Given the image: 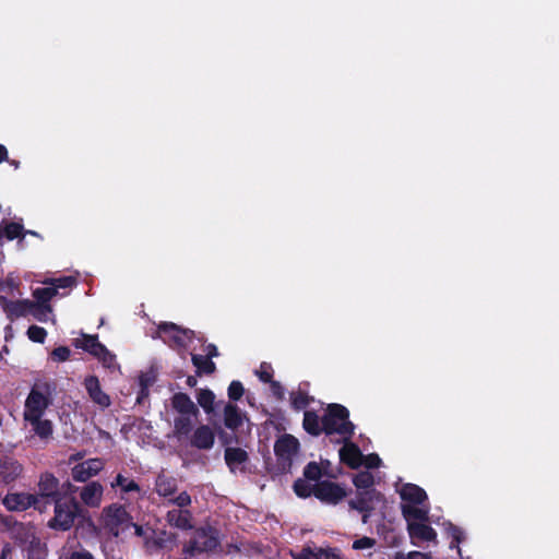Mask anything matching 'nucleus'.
<instances>
[{
	"label": "nucleus",
	"mask_w": 559,
	"mask_h": 559,
	"mask_svg": "<svg viewBox=\"0 0 559 559\" xmlns=\"http://www.w3.org/2000/svg\"><path fill=\"white\" fill-rule=\"evenodd\" d=\"M51 404V392L48 384H36L32 388L24 404L23 417L31 425L32 431L41 440L48 441L53 432L52 423L45 418Z\"/></svg>",
	"instance_id": "obj_1"
},
{
	"label": "nucleus",
	"mask_w": 559,
	"mask_h": 559,
	"mask_svg": "<svg viewBox=\"0 0 559 559\" xmlns=\"http://www.w3.org/2000/svg\"><path fill=\"white\" fill-rule=\"evenodd\" d=\"M399 493L402 499V513L404 519L428 520L429 506L426 491L417 485L404 484Z\"/></svg>",
	"instance_id": "obj_2"
},
{
	"label": "nucleus",
	"mask_w": 559,
	"mask_h": 559,
	"mask_svg": "<svg viewBox=\"0 0 559 559\" xmlns=\"http://www.w3.org/2000/svg\"><path fill=\"white\" fill-rule=\"evenodd\" d=\"M323 429L328 436H338V441H348L354 432V425L348 420V411L340 404L329 405L323 416Z\"/></svg>",
	"instance_id": "obj_3"
},
{
	"label": "nucleus",
	"mask_w": 559,
	"mask_h": 559,
	"mask_svg": "<svg viewBox=\"0 0 559 559\" xmlns=\"http://www.w3.org/2000/svg\"><path fill=\"white\" fill-rule=\"evenodd\" d=\"M102 522L115 536H119L130 528L131 518L123 507L111 504L103 510Z\"/></svg>",
	"instance_id": "obj_4"
},
{
	"label": "nucleus",
	"mask_w": 559,
	"mask_h": 559,
	"mask_svg": "<svg viewBox=\"0 0 559 559\" xmlns=\"http://www.w3.org/2000/svg\"><path fill=\"white\" fill-rule=\"evenodd\" d=\"M155 490L158 496L166 498L168 502L179 508H186L191 504V497L187 491L177 492V480L174 477L159 475L156 478Z\"/></svg>",
	"instance_id": "obj_5"
},
{
	"label": "nucleus",
	"mask_w": 559,
	"mask_h": 559,
	"mask_svg": "<svg viewBox=\"0 0 559 559\" xmlns=\"http://www.w3.org/2000/svg\"><path fill=\"white\" fill-rule=\"evenodd\" d=\"M79 506L74 499H56L55 500V516L50 521V526L53 528L69 530L78 514Z\"/></svg>",
	"instance_id": "obj_6"
},
{
	"label": "nucleus",
	"mask_w": 559,
	"mask_h": 559,
	"mask_svg": "<svg viewBox=\"0 0 559 559\" xmlns=\"http://www.w3.org/2000/svg\"><path fill=\"white\" fill-rule=\"evenodd\" d=\"M299 442L292 435H284L277 439L274 451L282 469L286 471L290 467L294 459L298 454Z\"/></svg>",
	"instance_id": "obj_7"
},
{
	"label": "nucleus",
	"mask_w": 559,
	"mask_h": 559,
	"mask_svg": "<svg viewBox=\"0 0 559 559\" xmlns=\"http://www.w3.org/2000/svg\"><path fill=\"white\" fill-rule=\"evenodd\" d=\"M158 337L169 345L186 347L191 340L193 332L181 330L174 323H162L157 331Z\"/></svg>",
	"instance_id": "obj_8"
},
{
	"label": "nucleus",
	"mask_w": 559,
	"mask_h": 559,
	"mask_svg": "<svg viewBox=\"0 0 559 559\" xmlns=\"http://www.w3.org/2000/svg\"><path fill=\"white\" fill-rule=\"evenodd\" d=\"M217 545V536L212 530H198L194 539L185 547V552L193 556L195 552L212 551Z\"/></svg>",
	"instance_id": "obj_9"
},
{
	"label": "nucleus",
	"mask_w": 559,
	"mask_h": 559,
	"mask_svg": "<svg viewBox=\"0 0 559 559\" xmlns=\"http://www.w3.org/2000/svg\"><path fill=\"white\" fill-rule=\"evenodd\" d=\"M314 496L322 502L336 504L346 497V491L341 485L324 480L314 484Z\"/></svg>",
	"instance_id": "obj_10"
},
{
	"label": "nucleus",
	"mask_w": 559,
	"mask_h": 559,
	"mask_svg": "<svg viewBox=\"0 0 559 559\" xmlns=\"http://www.w3.org/2000/svg\"><path fill=\"white\" fill-rule=\"evenodd\" d=\"M104 466L105 462L102 459H88L75 464L72 467L71 475L75 481L83 483L99 474Z\"/></svg>",
	"instance_id": "obj_11"
},
{
	"label": "nucleus",
	"mask_w": 559,
	"mask_h": 559,
	"mask_svg": "<svg viewBox=\"0 0 559 559\" xmlns=\"http://www.w3.org/2000/svg\"><path fill=\"white\" fill-rule=\"evenodd\" d=\"M3 504L11 511H22L29 507H34L38 511H43L40 499L31 493H10L3 499Z\"/></svg>",
	"instance_id": "obj_12"
},
{
	"label": "nucleus",
	"mask_w": 559,
	"mask_h": 559,
	"mask_svg": "<svg viewBox=\"0 0 559 559\" xmlns=\"http://www.w3.org/2000/svg\"><path fill=\"white\" fill-rule=\"evenodd\" d=\"M39 495H36L40 499V506L43 511L47 508V499L52 498L53 500L59 499V481L51 474H44L38 483Z\"/></svg>",
	"instance_id": "obj_13"
},
{
	"label": "nucleus",
	"mask_w": 559,
	"mask_h": 559,
	"mask_svg": "<svg viewBox=\"0 0 559 559\" xmlns=\"http://www.w3.org/2000/svg\"><path fill=\"white\" fill-rule=\"evenodd\" d=\"M84 388L90 396V399L97 404L102 408H107L110 406L111 401L107 393H105L102 388L99 380L95 376H88L84 380Z\"/></svg>",
	"instance_id": "obj_14"
},
{
	"label": "nucleus",
	"mask_w": 559,
	"mask_h": 559,
	"mask_svg": "<svg viewBox=\"0 0 559 559\" xmlns=\"http://www.w3.org/2000/svg\"><path fill=\"white\" fill-rule=\"evenodd\" d=\"M215 442L214 430L207 425L199 426L192 433L190 443L200 450H210Z\"/></svg>",
	"instance_id": "obj_15"
},
{
	"label": "nucleus",
	"mask_w": 559,
	"mask_h": 559,
	"mask_svg": "<svg viewBox=\"0 0 559 559\" xmlns=\"http://www.w3.org/2000/svg\"><path fill=\"white\" fill-rule=\"evenodd\" d=\"M104 487L98 481H92L81 488L80 498L90 508H98L103 501Z\"/></svg>",
	"instance_id": "obj_16"
},
{
	"label": "nucleus",
	"mask_w": 559,
	"mask_h": 559,
	"mask_svg": "<svg viewBox=\"0 0 559 559\" xmlns=\"http://www.w3.org/2000/svg\"><path fill=\"white\" fill-rule=\"evenodd\" d=\"M0 307L5 311L10 318L26 317L29 314V307H32V300L23 299L12 301L5 296H0Z\"/></svg>",
	"instance_id": "obj_17"
},
{
	"label": "nucleus",
	"mask_w": 559,
	"mask_h": 559,
	"mask_svg": "<svg viewBox=\"0 0 559 559\" xmlns=\"http://www.w3.org/2000/svg\"><path fill=\"white\" fill-rule=\"evenodd\" d=\"M166 522L179 530H190L192 525V514L185 508L171 509L166 514Z\"/></svg>",
	"instance_id": "obj_18"
},
{
	"label": "nucleus",
	"mask_w": 559,
	"mask_h": 559,
	"mask_svg": "<svg viewBox=\"0 0 559 559\" xmlns=\"http://www.w3.org/2000/svg\"><path fill=\"white\" fill-rule=\"evenodd\" d=\"M407 522V531L411 538H418L421 540L436 539L437 533L435 530L425 524V521L418 519H405Z\"/></svg>",
	"instance_id": "obj_19"
},
{
	"label": "nucleus",
	"mask_w": 559,
	"mask_h": 559,
	"mask_svg": "<svg viewBox=\"0 0 559 559\" xmlns=\"http://www.w3.org/2000/svg\"><path fill=\"white\" fill-rule=\"evenodd\" d=\"M345 444L340 449V459L352 468L362 465L364 455L359 448L350 442L344 441Z\"/></svg>",
	"instance_id": "obj_20"
},
{
	"label": "nucleus",
	"mask_w": 559,
	"mask_h": 559,
	"mask_svg": "<svg viewBox=\"0 0 559 559\" xmlns=\"http://www.w3.org/2000/svg\"><path fill=\"white\" fill-rule=\"evenodd\" d=\"M373 499L379 500L380 495L372 489H362L358 492L357 498L349 501V507L360 512H366L372 508Z\"/></svg>",
	"instance_id": "obj_21"
},
{
	"label": "nucleus",
	"mask_w": 559,
	"mask_h": 559,
	"mask_svg": "<svg viewBox=\"0 0 559 559\" xmlns=\"http://www.w3.org/2000/svg\"><path fill=\"white\" fill-rule=\"evenodd\" d=\"M171 405L179 415H199V408L185 393H177L171 400Z\"/></svg>",
	"instance_id": "obj_22"
},
{
	"label": "nucleus",
	"mask_w": 559,
	"mask_h": 559,
	"mask_svg": "<svg viewBox=\"0 0 559 559\" xmlns=\"http://www.w3.org/2000/svg\"><path fill=\"white\" fill-rule=\"evenodd\" d=\"M247 452L240 448H227L225 461L231 472L243 471V463L247 461Z\"/></svg>",
	"instance_id": "obj_23"
},
{
	"label": "nucleus",
	"mask_w": 559,
	"mask_h": 559,
	"mask_svg": "<svg viewBox=\"0 0 559 559\" xmlns=\"http://www.w3.org/2000/svg\"><path fill=\"white\" fill-rule=\"evenodd\" d=\"M22 472L21 465L12 459L0 460V480L11 483L15 480Z\"/></svg>",
	"instance_id": "obj_24"
},
{
	"label": "nucleus",
	"mask_w": 559,
	"mask_h": 559,
	"mask_svg": "<svg viewBox=\"0 0 559 559\" xmlns=\"http://www.w3.org/2000/svg\"><path fill=\"white\" fill-rule=\"evenodd\" d=\"M245 416L234 404H227L224 408V424L228 429L235 430L243 423Z\"/></svg>",
	"instance_id": "obj_25"
},
{
	"label": "nucleus",
	"mask_w": 559,
	"mask_h": 559,
	"mask_svg": "<svg viewBox=\"0 0 559 559\" xmlns=\"http://www.w3.org/2000/svg\"><path fill=\"white\" fill-rule=\"evenodd\" d=\"M76 347H80L93 356L104 352V345L97 340V336L83 334L81 338H76L74 342Z\"/></svg>",
	"instance_id": "obj_26"
},
{
	"label": "nucleus",
	"mask_w": 559,
	"mask_h": 559,
	"mask_svg": "<svg viewBox=\"0 0 559 559\" xmlns=\"http://www.w3.org/2000/svg\"><path fill=\"white\" fill-rule=\"evenodd\" d=\"M295 559H336L337 556L323 548L305 547L294 555Z\"/></svg>",
	"instance_id": "obj_27"
},
{
	"label": "nucleus",
	"mask_w": 559,
	"mask_h": 559,
	"mask_svg": "<svg viewBox=\"0 0 559 559\" xmlns=\"http://www.w3.org/2000/svg\"><path fill=\"white\" fill-rule=\"evenodd\" d=\"M304 428L307 432L318 436L323 429V418L320 419L319 416L313 412H305L304 415Z\"/></svg>",
	"instance_id": "obj_28"
},
{
	"label": "nucleus",
	"mask_w": 559,
	"mask_h": 559,
	"mask_svg": "<svg viewBox=\"0 0 559 559\" xmlns=\"http://www.w3.org/2000/svg\"><path fill=\"white\" fill-rule=\"evenodd\" d=\"M198 415H179L174 420V431L175 435L187 436L191 431L192 421L197 418Z\"/></svg>",
	"instance_id": "obj_29"
},
{
	"label": "nucleus",
	"mask_w": 559,
	"mask_h": 559,
	"mask_svg": "<svg viewBox=\"0 0 559 559\" xmlns=\"http://www.w3.org/2000/svg\"><path fill=\"white\" fill-rule=\"evenodd\" d=\"M197 401L206 414L214 412L215 395L209 389H200L197 392Z\"/></svg>",
	"instance_id": "obj_30"
},
{
	"label": "nucleus",
	"mask_w": 559,
	"mask_h": 559,
	"mask_svg": "<svg viewBox=\"0 0 559 559\" xmlns=\"http://www.w3.org/2000/svg\"><path fill=\"white\" fill-rule=\"evenodd\" d=\"M51 311L52 309L49 305L38 301H32V307H29V314L40 322H46L49 319Z\"/></svg>",
	"instance_id": "obj_31"
},
{
	"label": "nucleus",
	"mask_w": 559,
	"mask_h": 559,
	"mask_svg": "<svg viewBox=\"0 0 559 559\" xmlns=\"http://www.w3.org/2000/svg\"><path fill=\"white\" fill-rule=\"evenodd\" d=\"M192 362L198 369V372H204V373H213L215 371V364L211 360V358L203 356V355H195L193 354Z\"/></svg>",
	"instance_id": "obj_32"
},
{
	"label": "nucleus",
	"mask_w": 559,
	"mask_h": 559,
	"mask_svg": "<svg viewBox=\"0 0 559 559\" xmlns=\"http://www.w3.org/2000/svg\"><path fill=\"white\" fill-rule=\"evenodd\" d=\"M111 487H120L123 492L139 491L140 488L138 484L124 477L121 474H118L115 481L111 483Z\"/></svg>",
	"instance_id": "obj_33"
},
{
	"label": "nucleus",
	"mask_w": 559,
	"mask_h": 559,
	"mask_svg": "<svg viewBox=\"0 0 559 559\" xmlns=\"http://www.w3.org/2000/svg\"><path fill=\"white\" fill-rule=\"evenodd\" d=\"M308 479H298L294 484V490L297 496L307 498L314 495V484L309 483Z\"/></svg>",
	"instance_id": "obj_34"
},
{
	"label": "nucleus",
	"mask_w": 559,
	"mask_h": 559,
	"mask_svg": "<svg viewBox=\"0 0 559 559\" xmlns=\"http://www.w3.org/2000/svg\"><path fill=\"white\" fill-rule=\"evenodd\" d=\"M156 374L153 370H150L147 372H143L139 377V382L141 386V393L139 396V400L147 395L148 388L155 382Z\"/></svg>",
	"instance_id": "obj_35"
},
{
	"label": "nucleus",
	"mask_w": 559,
	"mask_h": 559,
	"mask_svg": "<svg viewBox=\"0 0 559 559\" xmlns=\"http://www.w3.org/2000/svg\"><path fill=\"white\" fill-rule=\"evenodd\" d=\"M57 295L56 287L49 285L48 287L37 288L34 290L33 296L36 301L48 305V301Z\"/></svg>",
	"instance_id": "obj_36"
},
{
	"label": "nucleus",
	"mask_w": 559,
	"mask_h": 559,
	"mask_svg": "<svg viewBox=\"0 0 559 559\" xmlns=\"http://www.w3.org/2000/svg\"><path fill=\"white\" fill-rule=\"evenodd\" d=\"M354 484L359 489H369L373 484V476L369 472H361L354 477Z\"/></svg>",
	"instance_id": "obj_37"
},
{
	"label": "nucleus",
	"mask_w": 559,
	"mask_h": 559,
	"mask_svg": "<svg viewBox=\"0 0 559 559\" xmlns=\"http://www.w3.org/2000/svg\"><path fill=\"white\" fill-rule=\"evenodd\" d=\"M95 357H97L102 361L104 367H106L108 369L116 370L119 368V366L116 361V356L114 354H111L105 346H104V352L97 354Z\"/></svg>",
	"instance_id": "obj_38"
},
{
	"label": "nucleus",
	"mask_w": 559,
	"mask_h": 559,
	"mask_svg": "<svg viewBox=\"0 0 559 559\" xmlns=\"http://www.w3.org/2000/svg\"><path fill=\"white\" fill-rule=\"evenodd\" d=\"M19 282L12 276L9 275L3 281H0V293L5 295H14V292L17 289Z\"/></svg>",
	"instance_id": "obj_39"
},
{
	"label": "nucleus",
	"mask_w": 559,
	"mask_h": 559,
	"mask_svg": "<svg viewBox=\"0 0 559 559\" xmlns=\"http://www.w3.org/2000/svg\"><path fill=\"white\" fill-rule=\"evenodd\" d=\"M44 283L56 287V292H58L59 288L72 287L75 284V280L72 276H66L45 281Z\"/></svg>",
	"instance_id": "obj_40"
},
{
	"label": "nucleus",
	"mask_w": 559,
	"mask_h": 559,
	"mask_svg": "<svg viewBox=\"0 0 559 559\" xmlns=\"http://www.w3.org/2000/svg\"><path fill=\"white\" fill-rule=\"evenodd\" d=\"M47 332L44 328L32 325L27 330V336L33 342L43 343L46 338Z\"/></svg>",
	"instance_id": "obj_41"
},
{
	"label": "nucleus",
	"mask_w": 559,
	"mask_h": 559,
	"mask_svg": "<svg viewBox=\"0 0 559 559\" xmlns=\"http://www.w3.org/2000/svg\"><path fill=\"white\" fill-rule=\"evenodd\" d=\"M304 475L306 479L316 481L321 476V468L317 463L311 462L305 467Z\"/></svg>",
	"instance_id": "obj_42"
},
{
	"label": "nucleus",
	"mask_w": 559,
	"mask_h": 559,
	"mask_svg": "<svg viewBox=\"0 0 559 559\" xmlns=\"http://www.w3.org/2000/svg\"><path fill=\"white\" fill-rule=\"evenodd\" d=\"M292 404L296 409L305 408L309 404V397L302 392L293 393Z\"/></svg>",
	"instance_id": "obj_43"
},
{
	"label": "nucleus",
	"mask_w": 559,
	"mask_h": 559,
	"mask_svg": "<svg viewBox=\"0 0 559 559\" xmlns=\"http://www.w3.org/2000/svg\"><path fill=\"white\" fill-rule=\"evenodd\" d=\"M447 531L454 539V543L451 544V548H456L460 551L459 543L463 539V532L451 523L447 524Z\"/></svg>",
	"instance_id": "obj_44"
},
{
	"label": "nucleus",
	"mask_w": 559,
	"mask_h": 559,
	"mask_svg": "<svg viewBox=\"0 0 559 559\" xmlns=\"http://www.w3.org/2000/svg\"><path fill=\"white\" fill-rule=\"evenodd\" d=\"M243 394V386L239 381H233L228 386V396L231 400H239Z\"/></svg>",
	"instance_id": "obj_45"
},
{
	"label": "nucleus",
	"mask_w": 559,
	"mask_h": 559,
	"mask_svg": "<svg viewBox=\"0 0 559 559\" xmlns=\"http://www.w3.org/2000/svg\"><path fill=\"white\" fill-rule=\"evenodd\" d=\"M70 349L66 346H60L51 352V357L55 361H66L70 357Z\"/></svg>",
	"instance_id": "obj_46"
},
{
	"label": "nucleus",
	"mask_w": 559,
	"mask_h": 559,
	"mask_svg": "<svg viewBox=\"0 0 559 559\" xmlns=\"http://www.w3.org/2000/svg\"><path fill=\"white\" fill-rule=\"evenodd\" d=\"M4 234L8 239L12 240L22 234V226L16 223L8 224L4 228Z\"/></svg>",
	"instance_id": "obj_47"
},
{
	"label": "nucleus",
	"mask_w": 559,
	"mask_h": 559,
	"mask_svg": "<svg viewBox=\"0 0 559 559\" xmlns=\"http://www.w3.org/2000/svg\"><path fill=\"white\" fill-rule=\"evenodd\" d=\"M376 544L374 539L370 537H362L354 542L353 548L355 549H369Z\"/></svg>",
	"instance_id": "obj_48"
},
{
	"label": "nucleus",
	"mask_w": 559,
	"mask_h": 559,
	"mask_svg": "<svg viewBox=\"0 0 559 559\" xmlns=\"http://www.w3.org/2000/svg\"><path fill=\"white\" fill-rule=\"evenodd\" d=\"M380 463L381 460L377 454H369L362 459V464L369 468L378 467Z\"/></svg>",
	"instance_id": "obj_49"
},
{
	"label": "nucleus",
	"mask_w": 559,
	"mask_h": 559,
	"mask_svg": "<svg viewBox=\"0 0 559 559\" xmlns=\"http://www.w3.org/2000/svg\"><path fill=\"white\" fill-rule=\"evenodd\" d=\"M130 528H132L134 531V534L139 537H143L144 539H146L151 533V528L150 527H144V526H140V525H136L134 523L131 522V525H130Z\"/></svg>",
	"instance_id": "obj_50"
},
{
	"label": "nucleus",
	"mask_w": 559,
	"mask_h": 559,
	"mask_svg": "<svg viewBox=\"0 0 559 559\" xmlns=\"http://www.w3.org/2000/svg\"><path fill=\"white\" fill-rule=\"evenodd\" d=\"M270 367L265 364L261 365L259 371H257L259 378L263 381V382H269L271 381V378H272V374L270 372Z\"/></svg>",
	"instance_id": "obj_51"
},
{
	"label": "nucleus",
	"mask_w": 559,
	"mask_h": 559,
	"mask_svg": "<svg viewBox=\"0 0 559 559\" xmlns=\"http://www.w3.org/2000/svg\"><path fill=\"white\" fill-rule=\"evenodd\" d=\"M69 559H94L93 556L86 550L73 551Z\"/></svg>",
	"instance_id": "obj_52"
},
{
	"label": "nucleus",
	"mask_w": 559,
	"mask_h": 559,
	"mask_svg": "<svg viewBox=\"0 0 559 559\" xmlns=\"http://www.w3.org/2000/svg\"><path fill=\"white\" fill-rule=\"evenodd\" d=\"M205 356L209 357V358H213V357H216L218 356V352H217V348L215 345L213 344H209L206 347H205Z\"/></svg>",
	"instance_id": "obj_53"
},
{
	"label": "nucleus",
	"mask_w": 559,
	"mask_h": 559,
	"mask_svg": "<svg viewBox=\"0 0 559 559\" xmlns=\"http://www.w3.org/2000/svg\"><path fill=\"white\" fill-rule=\"evenodd\" d=\"M407 559H429L428 555L419 551H411L407 555Z\"/></svg>",
	"instance_id": "obj_54"
},
{
	"label": "nucleus",
	"mask_w": 559,
	"mask_h": 559,
	"mask_svg": "<svg viewBox=\"0 0 559 559\" xmlns=\"http://www.w3.org/2000/svg\"><path fill=\"white\" fill-rule=\"evenodd\" d=\"M83 457H84V453H82V452H78V453H74V454L70 455V457H69V462H70V463H74V462H76V461L82 460Z\"/></svg>",
	"instance_id": "obj_55"
},
{
	"label": "nucleus",
	"mask_w": 559,
	"mask_h": 559,
	"mask_svg": "<svg viewBox=\"0 0 559 559\" xmlns=\"http://www.w3.org/2000/svg\"><path fill=\"white\" fill-rule=\"evenodd\" d=\"M8 157V151L7 148L0 144V163L5 160Z\"/></svg>",
	"instance_id": "obj_56"
},
{
	"label": "nucleus",
	"mask_w": 559,
	"mask_h": 559,
	"mask_svg": "<svg viewBox=\"0 0 559 559\" xmlns=\"http://www.w3.org/2000/svg\"><path fill=\"white\" fill-rule=\"evenodd\" d=\"M11 554V547L10 546H4L2 548V551H1V557L0 559H7V557Z\"/></svg>",
	"instance_id": "obj_57"
},
{
	"label": "nucleus",
	"mask_w": 559,
	"mask_h": 559,
	"mask_svg": "<svg viewBox=\"0 0 559 559\" xmlns=\"http://www.w3.org/2000/svg\"><path fill=\"white\" fill-rule=\"evenodd\" d=\"M195 382H197V381H195V379H194V378H191V377H190V378H188V384H189V385L193 386V385L195 384Z\"/></svg>",
	"instance_id": "obj_58"
},
{
	"label": "nucleus",
	"mask_w": 559,
	"mask_h": 559,
	"mask_svg": "<svg viewBox=\"0 0 559 559\" xmlns=\"http://www.w3.org/2000/svg\"><path fill=\"white\" fill-rule=\"evenodd\" d=\"M72 485L70 483H66L62 485V489H71Z\"/></svg>",
	"instance_id": "obj_59"
},
{
	"label": "nucleus",
	"mask_w": 559,
	"mask_h": 559,
	"mask_svg": "<svg viewBox=\"0 0 559 559\" xmlns=\"http://www.w3.org/2000/svg\"><path fill=\"white\" fill-rule=\"evenodd\" d=\"M367 521H368V514H365V515L362 516V522H364V523H367Z\"/></svg>",
	"instance_id": "obj_60"
}]
</instances>
